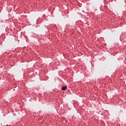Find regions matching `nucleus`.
<instances>
[{
  "mask_svg": "<svg viewBox=\"0 0 126 126\" xmlns=\"http://www.w3.org/2000/svg\"><path fill=\"white\" fill-rule=\"evenodd\" d=\"M66 88H67V87H65V86L63 87L62 89V90H63V91H64V90H66Z\"/></svg>",
  "mask_w": 126,
  "mask_h": 126,
  "instance_id": "nucleus-1",
  "label": "nucleus"
}]
</instances>
